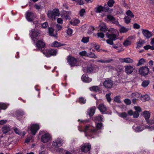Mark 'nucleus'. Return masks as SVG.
I'll use <instances>...</instances> for the list:
<instances>
[{"label": "nucleus", "mask_w": 154, "mask_h": 154, "mask_svg": "<svg viewBox=\"0 0 154 154\" xmlns=\"http://www.w3.org/2000/svg\"><path fill=\"white\" fill-rule=\"evenodd\" d=\"M134 39V37L132 36H129L123 43V45L125 46L130 45L132 43V40Z\"/></svg>", "instance_id": "dca6fc26"}, {"label": "nucleus", "mask_w": 154, "mask_h": 154, "mask_svg": "<svg viewBox=\"0 0 154 154\" xmlns=\"http://www.w3.org/2000/svg\"><path fill=\"white\" fill-rule=\"evenodd\" d=\"M39 134L41 135V141L44 143L48 142L52 140L51 135L48 133H45L44 131H40Z\"/></svg>", "instance_id": "f03ea898"}, {"label": "nucleus", "mask_w": 154, "mask_h": 154, "mask_svg": "<svg viewBox=\"0 0 154 154\" xmlns=\"http://www.w3.org/2000/svg\"><path fill=\"white\" fill-rule=\"evenodd\" d=\"M71 14V12L69 11H66L64 12V15L61 16L62 17H64L65 19L67 20L69 19V15Z\"/></svg>", "instance_id": "7c9ffc66"}, {"label": "nucleus", "mask_w": 154, "mask_h": 154, "mask_svg": "<svg viewBox=\"0 0 154 154\" xmlns=\"http://www.w3.org/2000/svg\"><path fill=\"white\" fill-rule=\"evenodd\" d=\"M10 130V128L8 126H5L2 128V132L4 134L8 133Z\"/></svg>", "instance_id": "c756f323"}, {"label": "nucleus", "mask_w": 154, "mask_h": 154, "mask_svg": "<svg viewBox=\"0 0 154 154\" xmlns=\"http://www.w3.org/2000/svg\"><path fill=\"white\" fill-rule=\"evenodd\" d=\"M62 141L60 139H57L54 141L52 143V147L57 151H59V147L61 146L62 144Z\"/></svg>", "instance_id": "6e6552de"}, {"label": "nucleus", "mask_w": 154, "mask_h": 154, "mask_svg": "<svg viewBox=\"0 0 154 154\" xmlns=\"http://www.w3.org/2000/svg\"><path fill=\"white\" fill-rule=\"evenodd\" d=\"M149 99L150 97L147 94L142 95L141 97V100L143 101H147L149 100Z\"/></svg>", "instance_id": "c85d7f7f"}, {"label": "nucleus", "mask_w": 154, "mask_h": 154, "mask_svg": "<svg viewBox=\"0 0 154 154\" xmlns=\"http://www.w3.org/2000/svg\"><path fill=\"white\" fill-rule=\"evenodd\" d=\"M125 22L127 24H128L130 22L131 19L128 16H125L124 18Z\"/></svg>", "instance_id": "603ef678"}, {"label": "nucleus", "mask_w": 154, "mask_h": 154, "mask_svg": "<svg viewBox=\"0 0 154 154\" xmlns=\"http://www.w3.org/2000/svg\"><path fill=\"white\" fill-rule=\"evenodd\" d=\"M119 60L122 63H132L134 62L133 60L129 57L124 58H120L119 59Z\"/></svg>", "instance_id": "a211bd4d"}, {"label": "nucleus", "mask_w": 154, "mask_h": 154, "mask_svg": "<svg viewBox=\"0 0 154 154\" xmlns=\"http://www.w3.org/2000/svg\"><path fill=\"white\" fill-rule=\"evenodd\" d=\"M94 29L93 26H90L88 29V33L89 34H92L93 31Z\"/></svg>", "instance_id": "864d4df0"}, {"label": "nucleus", "mask_w": 154, "mask_h": 154, "mask_svg": "<svg viewBox=\"0 0 154 154\" xmlns=\"http://www.w3.org/2000/svg\"><path fill=\"white\" fill-rule=\"evenodd\" d=\"M106 35L108 38L112 40L115 41L118 38L117 35L115 34H109L107 32Z\"/></svg>", "instance_id": "aec40b11"}, {"label": "nucleus", "mask_w": 154, "mask_h": 154, "mask_svg": "<svg viewBox=\"0 0 154 154\" xmlns=\"http://www.w3.org/2000/svg\"><path fill=\"white\" fill-rule=\"evenodd\" d=\"M67 62L71 66L79 65L77 59L73 57L69 56L67 58Z\"/></svg>", "instance_id": "423d86ee"}, {"label": "nucleus", "mask_w": 154, "mask_h": 154, "mask_svg": "<svg viewBox=\"0 0 154 154\" xmlns=\"http://www.w3.org/2000/svg\"><path fill=\"white\" fill-rule=\"evenodd\" d=\"M59 15V11L58 9L57 8H54L53 10H49L47 13L48 17L52 20H55L56 17H58Z\"/></svg>", "instance_id": "7ed1b4c3"}, {"label": "nucleus", "mask_w": 154, "mask_h": 154, "mask_svg": "<svg viewBox=\"0 0 154 154\" xmlns=\"http://www.w3.org/2000/svg\"><path fill=\"white\" fill-rule=\"evenodd\" d=\"M118 115L120 117L124 119L127 116V114L125 112L119 113Z\"/></svg>", "instance_id": "a19ab883"}, {"label": "nucleus", "mask_w": 154, "mask_h": 154, "mask_svg": "<svg viewBox=\"0 0 154 154\" xmlns=\"http://www.w3.org/2000/svg\"><path fill=\"white\" fill-rule=\"evenodd\" d=\"M118 26L120 27L119 31L121 33H126L129 30V29L128 28H126L123 26H122L119 24V25Z\"/></svg>", "instance_id": "a878e982"}, {"label": "nucleus", "mask_w": 154, "mask_h": 154, "mask_svg": "<svg viewBox=\"0 0 154 154\" xmlns=\"http://www.w3.org/2000/svg\"><path fill=\"white\" fill-rule=\"evenodd\" d=\"M144 43V41L141 40H140L137 43L136 48L138 49L140 48L142 46Z\"/></svg>", "instance_id": "f704fd0d"}, {"label": "nucleus", "mask_w": 154, "mask_h": 154, "mask_svg": "<svg viewBox=\"0 0 154 154\" xmlns=\"http://www.w3.org/2000/svg\"><path fill=\"white\" fill-rule=\"evenodd\" d=\"M114 3V1L113 0H109L107 3L108 5L110 7H112Z\"/></svg>", "instance_id": "6e6d98bb"}, {"label": "nucleus", "mask_w": 154, "mask_h": 154, "mask_svg": "<svg viewBox=\"0 0 154 154\" xmlns=\"http://www.w3.org/2000/svg\"><path fill=\"white\" fill-rule=\"evenodd\" d=\"M54 32V30L53 28L50 27L48 28V33L49 35L56 38L57 37V33L56 32L55 33Z\"/></svg>", "instance_id": "4be33fe9"}, {"label": "nucleus", "mask_w": 154, "mask_h": 154, "mask_svg": "<svg viewBox=\"0 0 154 154\" xmlns=\"http://www.w3.org/2000/svg\"><path fill=\"white\" fill-rule=\"evenodd\" d=\"M35 16L33 13L29 11H27L26 15V17L28 21L32 22L34 20Z\"/></svg>", "instance_id": "1a4fd4ad"}, {"label": "nucleus", "mask_w": 154, "mask_h": 154, "mask_svg": "<svg viewBox=\"0 0 154 154\" xmlns=\"http://www.w3.org/2000/svg\"><path fill=\"white\" fill-rule=\"evenodd\" d=\"M107 18L109 20L111 21L114 24L117 25H119V23L118 21L116 20L113 16L110 15H108L107 16Z\"/></svg>", "instance_id": "5701e85b"}, {"label": "nucleus", "mask_w": 154, "mask_h": 154, "mask_svg": "<svg viewBox=\"0 0 154 154\" xmlns=\"http://www.w3.org/2000/svg\"><path fill=\"white\" fill-rule=\"evenodd\" d=\"M85 10L84 9H81L79 12V14L81 17H83L85 13Z\"/></svg>", "instance_id": "4d7b16f0"}, {"label": "nucleus", "mask_w": 154, "mask_h": 154, "mask_svg": "<svg viewBox=\"0 0 154 154\" xmlns=\"http://www.w3.org/2000/svg\"><path fill=\"white\" fill-rule=\"evenodd\" d=\"M80 22V21L77 19H74L69 21L70 23L72 26H76Z\"/></svg>", "instance_id": "bb28decb"}, {"label": "nucleus", "mask_w": 154, "mask_h": 154, "mask_svg": "<svg viewBox=\"0 0 154 154\" xmlns=\"http://www.w3.org/2000/svg\"><path fill=\"white\" fill-rule=\"evenodd\" d=\"M124 102L127 105H129L131 103V101L128 99H125Z\"/></svg>", "instance_id": "052dcab7"}, {"label": "nucleus", "mask_w": 154, "mask_h": 154, "mask_svg": "<svg viewBox=\"0 0 154 154\" xmlns=\"http://www.w3.org/2000/svg\"><path fill=\"white\" fill-rule=\"evenodd\" d=\"M100 30L101 31H105L106 29V27L105 24L104 23H101L100 25Z\"/></svg>", "instance_id": "72a5a7b5"}, {"label": "nucleus", "mask_w": 154, "mask_h": 154, "mask_svg": "<svg viewBox=\"0 0 154 154\" xmlns=\"http://www.w3.org/2000/svg\"><path fill=\"white\" fill-rule=\"evenodd\" d=\"M140 74L142 75L145 76L147 75L149 72V68L146 66H143L139 70Z\"/></svg>", "instance_id": "9b49d317"}, {"label": "nucleus", "mask_w": 154, "mask_h": 154, "mask_svg": "<svg viewBox=\"0 0 154 154\" xmlns=\"http://www.w3.org/2000/svg\"><path fill=\"white\" fill-rule=\"evenodd\" d=\"M96 12L97 13L101 12L103 11V7L101 6H98L96 8Z\"/></svg>", "instance_id": "4c0bfd02"}, {"label": "nucleus", "mask_w": 154, "mask_h": 154, "mask_svg": "<svg viewBox=\"0 0 154 154\" xmlns=\"http://www.w3.org/2000/svg\"><path fill=\"white\" fill-rule=\"evenodd\" d=\"M89 89L90 91L95 92H98L99 91V89L98 86H93L90 87Z\"/></svg>", "instance_id": "473e14b6"}, {"label": "nucleus", "mask_w": 154, "mask_h": 154, "mask_svg": "<svg viewBox=\"0 0 154 154\" xmlns=\"http://www.w3.org/2000/svg\"><path fill=\"white\" fill-rule=\"evenodd\" d=\"M82 79L83 82L87 83L89 82L92 80V79L89 78L88 75H82Z\"/></svg>", "instance_id": "393cba45"}, {"label": "nucleus", "mask_w": 154, "mask_h": 154, "mask_svg": "<svg viewBox=\"0 0 154 154\" xmlns=\"http://www.w3.org/2000/svg\"><path fill=\"white\" fill-rule=\"evenodd\" d=\"M86 99L84 98L79 97V102L81 104H85L86 102Z\"/></svg>", "instance_id": "de8ad7c7"}, {"label": "nucleus", "mask_w": 154, "mask_h": 154, "mask_svg": "<svg viewBox=\"0 0 154 154\" xmlns=\"http://www.w3.org/2000/svg\"><path fill=\"white\" fill-rule=\"evenodd\" d=\"M143 115L148 124L151 125L154 124V120H148L150 116V114L149 112L146 111H144L143 113Z\"/></svg>", "instance_id": "9d476101"}, {"label": "nucleus", "mask_w": 154, "mask_h": 154, "mask_svg": "<svg viewBox=\"0 0 154 154\" xmlns=\"http://www.w3.org/2000/svg\"><path fill=\"white\" fill-rule=\"evenodd\" d=\"M113 41L109 39L107 40L106 42L108 44L110 45H112L113 44Z\"/></svg>", "instance_id": "774afa93"}, {"label": "nucleus", "mask_w": 154, "mask_h": 154, "mask_svg": "<svg viewBox=\"0 0 154 154\" xmlns=\"http://www.w3.org/2000/svg\"><path fill=\"white\" fill-rule=\"evenodd\" d=\"M42 52L45 56L50 57L52 56H55L57 53V51L54 49H45L43 50Z\"/></svg>", "instance_id": "39448f33"}, {"label": "nucleus", "mask_w": 154, "mask_h": 154, "mask_svg": "<svg viewBox=\"0 0 154 154\" xmlns=\"http://www.w3.org/2000/svg\"><path fill=\"white\" fill-rule=\"evenodd\" d=\"M82 146L81 148V151L84 152H88L91 148V145L88 143L85 144L83 145H82Z\"/></svg>", "instance_id": "4468645a"}, {"label": "nucleus", "mask_w": 154, "mask_h": 154, "mask_svg": "<svg viewBox=\"0 0 154 154\" xmlns=\"http://www.w3.org/2000/svg\"><path fill=\"white\" fill-rule=\"evenodd\" d=\"M147 126H148L146 125L145 126H137L136 125H134L133 127V128L135 132H139L142 131L145 128H146Z\"/></svg>", "instance_id": "ddd939ff"}, {"label": "nucleus", "mask_w": 154, "mask_h": 154, "mask_svg": "<svg viewBox=\"0 0 154 154\" xmlns=\"http://www.w3.org/2000/svg\"><path fill=\"white\" fill-rule=\"evenodd\" d=\"M89 41V37H84L81 40V42L84 43H86L88 42Z\"/></svg>", "instance_id": "a18cd8bd"}, {"label": "nucleus", "mask_w": 154, "mask_h": 154, "mask_svg": "<svg viewBox=\"0 0 154 154\" xmlns=\"http://www.w3.org/2000/svg\"><path fill=\"white\" fill-rule=\"evenodd\" d=\"M146 128H148V129L150 131L153 130H154V125H149V126H147Z\"/></svg>", "instance_id": "338daca9"}, {"label": "nucleus", "mask_w": 154, "mask_h": 154, "mask_svg": "<svg viewBox=\"0 0 154 154\" xmlns=\"http://www.w3.org/2000/svg\"><path fill=\"white\" fill-rule=\"evenodd\" d=\"M149 83V81L144 80L142 84V85L143 87H146L148 85Z\"/></svg>", "instance_id": "3c124183"}, {"label": "nucleus", "mask_w": 154, "mask_h": 154, "mask_svg": "<svg viewBox=\"0 0 154 154\" xmlns=\"http://www.w3.org/2000/svg\"><path fill=\"white\" fill-rule=\"evenodd\" d=\"M42 26L43 28H46L48 26V24L47 22H45L42 24Z\"/></svg>", "instance_id": "69168bd1"}, {"label": "nucleus", "mask_w": 154, "mask_h": 154, "mask_svg": "<svg viewBox=\"0 0 154 154\" xmlns=\"http://www.w3.org/2000/svg\"><path fill=\"white\" fill-rule=\"evenodd\" d=\"M97 35L98 38H103L104 37V34L102 32H98L97 33Z\"/></svg>", "instance_id": "bf43d9fd"}, {"label": "nucleus", "mask_w": 154, "mask_h": 154, "mask_svg": "<svg viewBox=\"0 0 154 154\" xmlns=\"http://www.w3.org/2000/svg\"><path fill=\"white\" fill-rule=\"evenodd\" d=\"M96 127L97 129L91 125L86 126L85 130V136H91L93 134H96L98 130L102 129L104 128L103 124L101 123L96 124Z\"/></svg>", "instance_id": "f257e3e1"}, {"label": "nucleus", "mask_w": 154, "mask_h": 154, "mask_svg": "<svg viewBox=\"0 0 154 154\" xmlns=\"http://www.w3.org/2000/svg\"><path fill=\"white\" fill-rule=\"evenodd\" d=\"M64 45V44H61L56 41H55L52 43L51 45V47L55 48L59 47Z\"/></svg>", "instance_id": "b1692460"}, {"label": "nucleus", "mask_w": 154, "mask_h": 154, "mask_svg": "<svg viewBox=\"0 0 154 154\" xmlns=\"http://www.w3.org/2000/svg\"><path fill=\"white\" fill-rule=\"evenodd\" d=\"M112 85L113 82L110 79L106 80L103 83V85L106 88H110Z\"/></svg>", "instance_id": "f8f14e48"}, {"label": "nucleus", "mask_w": 154, "mask_h": 154, "mask_svg": "<svg viewBox=\"0 0 154 154\" xmlns=\"http://www.w3.org/2000/svg\"><path fill=\"white\" fill-rule=\"evenodd\" d=\"M125 72L127 74H131L134 71V68L131 65L125 66Z\"/></svg>", "instance_id": "6ab92c4d"}, {"label": "nucleus", "mask_w": 154, "mask_h": 154, "mask_svg": "<svg viewBox=\"0 0 154 154\" xmlns=\"http://www.w3.org/2000/svg\"><path fill=\"white\" fill-rule=\"evenodd\" d=\"M35 7L36 9L38 10L40 9H42L43 8H44L43 6H41V5H35Z\"/></svg>", "instance_id": "680f3d73"}, {"label": "nucleus", "mask_w": 154, "mask_h": 154, "mask_svg": "<svg viewBox=\"0 0 154 154\" xmlns=\"http://www.w3.org/2000/svg\"><path fill=\"white\" fill-rule=\"evenodd\" d=\"M110 94H106V98L107 99V100L109 102H110L111 100V99L110 97Z\"/></svg>", "instance_id": "13d9d810"}, {"label": "nucleus", "mask_w": 154, "mask_h": 154, "mask_svg": "<svg viewBox=\"0 0 154 154\" xmlns=\"http://www.w3.org/2000/svg\"><path fill=\"white\" fill-rule=\"evenodd\" d=\"M142 33L144 37L147 39L150 38L152 36L151 32L147 29H143Z\"/></svg>", "instance_id": "2eb2a0df"}, {"label": "nucleus", "mask_w": 154, "mask_h": 154, "mask_svg": "<svg viewBox=\"0 0 154 154\" xmlns=\"http://www.w3.org/2000/svg\"><path fill=\"white\" fill-rule=\"evenodd\" d=\"M134 118H137L139 116V113L137 112H134L133 114Z\"/></svg>", "instance_id": "0e129e2a"}, {"label": "nucleus", "mask_w": 154, "mask_h": 154, "mask_svg": "<svg viewBox=\"0 0 154 154\" xmlns=\"http://www.w3.org/2000/svg\"><path fill=\"white\" fill-rule=\"evenodd\" d=\"M69 27V25L67 26V28L68 29L67 30L66 32L68 35H72V33L73 30L72 29L70 28Z\"/></svg>", "instance_id": "c03bdc74"}, {"label": "nucleus", "mask_w": 154, "mask_h": 154, "mask_svg": "<svg viewBox=\"0 0 154 154\" xmlns=\"http://www.w3.org/2000/svg\"><path fill=\"white\" fill-rule=\"evenodd\" d=\"M97 108L102 114L106 113V111L107 110V108L104 104L103 103L100 104Z\"/></svg>", "instance_id": "f3484780"}, {"label": "nucleus", "mask_w": 154, "mask_h": 154, "mask_svg": "<svg viewBox=\"0 0 154 154\" xmlns=\"http://www.w3.org/2000/svg\"><path fill=\"white\" fill-rule=\"evenodd\" d=\"M121 97L119 96H118L115 97L114 98V100L115 102L118 103H120L121 102L120 100Z\"/></svg>", "instance_id": "49530a36"}, {"label": "nucleus", "mask_w": 154, "mask_h": 154, "mask_svg": "<svg viewBox=\"0 0 154 154\" xmlns=\"http://www.w3.org/2000/svg\"><path fill=\"white\" fill-rule=\"evenodd\" d=\"M24 112L21 110H19L16 111L15 113V116L18 117L19 116H21L24 115Z\"/></svg>", "instance_id": "2f4dec72"}, {"label": "nucleus", "mask_w": 154, "mask_h": 154, "mask_svg": "<svg viewBox=\"0 0 154 154\" xmlns=\"http://www.w3.org/2000/svg\"><path fill=\"white\" fill-rule=\"evenodd\" d=\"M39 126L38 125L33 124L31 125V126L28 128V130H30L31 134L33 135H35L39 130Z\"/></svg>", "instance_id": "0eeeda50"}, {"label": "nucleus", "mask_w": 154, "mask_h": 154, "mask_svg": "<svg viewBox=\"0 0 154 154\" xmlns=\"http://www.w3.org/2000/svg\"><path fill=\"white\" fill-rule=\"evenodd\" d=\"M79 54L82 56H86L88 57V53H87L86 51H84L81 52H80L79 53Z\"/></svg>", "instance_id": "5fc2aeb1"}, {"label": "nucleus", "mask_w": 154, "mask_h": 154, "mask_svg": "<svg viewBox=\"0 0 154 154\" xmlns=\"http://www.w3.org/2000/svg\"><path fill=\"white\" fill-rule=\"evenodd\" d=\"M126 14L128 16H129L130 17L132 18H133L134 17V15L133 14L132 12L130 10H128L126 13Z\"/></svg>", "instance_id": "8fccbe9b"}, {"label": "nucleus", "mask_w": 154, "mask_h": 154, "mask_svg": "<svg viewBox=\"0 0 154 154\" xmlns=\"http://www.w3.org/2000/svg\"><path fill=\"white\" fill-rule=\"evenodd\" d=\"M88 57L91 58H94L95 59L97 58V56L95 55L92 52H90L88 53Z\"/></svg>", "instance_id": "09e8293b"}, {"label": "nucleus", "mask_w": 154, "mask_h": 154, "mask_svg": "<svg viewBox=\"0 0 154 154\" xmlns=\"http://www.w3.org/2000/svg\"><path fill=\"white\" fill-rule=\"evenodd\" d=\"M145 61V60L143 58H142L140 59L139 60L138 62L137 65V66H139L143 64Z\"/></svg>", "instance_id": "79ce46f5"}, {"label": "nucleus", "mask_w": 154, "mask_h": 154, "mask_svg": "<svg viewBox=\"0 0 154 154\" xmlns=\"http://www.w3.org/2000/svg\"><path fill=\"white\" fill-rule=\"evenodd\" d=\"M142 96L141 94L137 92L133 93L131 94V97H135L136 98H140L141 99V97Z\"/></svg>", "instance_id": "58836bf2"}, {"label": "nucleus", "mask_w": 154, "mask_h": 154, "mask_svg": "<svg viewBox=\"0 0 154 154\" xmlns=\"http://www.w3.org/2000/svg\"><path fill=\"white\" fill-rule=\"evenodd\" d=\"M94 118L96 120H97L98 122H101L103 121V116L100 115L96 116Z\"/></svg>", "instance_id": "ea45409f"}, {"label": "nucleus", "mask_w": 154, "mask_h": 154, "mask_svg": "<svg viewBox=\"0 0 154 154\" xmlns=\"http://www.w3.org/2000/svg\"><path fill=\"white\" fill-rule=\"evenodd\" d=\"M112 60V59L109 60H97L98 62H100L103 63H109Z\"/></svg>", "instance_id": "e433bc0d"}, {"label": "nucleus", "mask_w": 154, "mask_h": 154, "mask_svg": "<svg viewBox=\"0 0 154 154\" xmlns=\"http://www.w3.org/2000/svg\"><path fill=\"white\" fill-rule=\"evenodd\" d=\"M45 45V43L42 40L38 41L36 44V46L39 50H41L42 48H44Z\"/></svg>", "instance_id": "412c9836"}, {"label": "nucleus", "mask_w": 154, "mask_h": 154, "mask_svg": "<svg viewBox=\"0 0 154 154\" xmlns=\"http://www.w3.org/2000/svg\"><path fill=\"white\" fill-rule=\"evenodd\" d=\"M134 108L136 110V112H141V108L139 106H135L134 107Z\"/></svg>", "instance_id": "e2e57ef3"}, {"label": "nucleus", "mask_w": 154, "mask_h": 154, "mask_svg": "<svg viewBox=\"0 0 154 154\" xmlns=\"http://www.w3.org/2000/svg\"><path fill=\"white\" fill-rule=\"evenodd\" d=\"M94 67L92 66H88L86 68L87 72H94Z\"/></svg>", "instance_id": "37998d69"}, {"label": "nucleus", "mask_w": 154, "mask_h": 154, "mask_svg": "<svg viewBox=\"0 0 154 154\" xmlns=\"http://www.w3.org/2000/svg\"><path fill=\"white\" fill-rule=\"evenodd\" d=\"M29 35L32 39L35 42L38 39L40 35V33L38 30L33 29L29 31Z\"/></svg>", "instance_id": "20e7f679"}, {"label": "nucleus", "mask_w": 154, "mask_h": 154, "mask_svg": "<svg viewBox=\"0 0 154 154\" xmlns=\"http://www.w3.org/2000/svg\"><path fill=\"white\" fill-rule=\"evenodd\" d=\"M95 111V107H93L89 109L88 110V112L90 116H93L94 114Z\"/></svg>", "instance_id": "cd10ccee"}, {"label": "nucleus", "mask_w": 154, "mask_h": 154, "mask_svg": "<svg viewBox=\"0 0 154 154\" xmlns=\"http://www.w3.org/2000/svg\"><path fill=\"white\" fill-rule=\"evenodd\" d=\"M9 105L8 104H6L4 103H0V109L3 110L7 108Z\"/></svg>", "instance_id": "c9c22d12"}]
</instances>
